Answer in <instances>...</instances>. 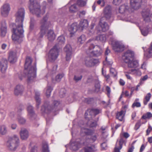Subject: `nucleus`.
Here are the masks:
<instances>
[{
  "label": "nucleus",
  "instance_id": "nucleus-32",
  "mask_svg": "<svg viewBox=\"0 0 152 152\" xmlns=\"http://www.w3.org/2000/svg\"><path fill=\"white\" fill-rule=\"evenodd\" d=\"M126 63H128V67L131 68L137 67L139 65L138 61L136 60H134V59Z\"/></svg>",
  "mask_w": 152,
  "mask_h": 152
},
{
  "label": "nucleus",
  "instance_id": "nucleus-17",
  "mask_svg": "<svg viewBox=\"0 0 152 152\" xmlns=\"http://www.w3.org/2000/svg\"><path fill=\"white\" fill-rule=\"evenodd\" d=\"M143 0H130V3L131 7L133 9H138L141 5V3Z\"/></svg>",
  "mask_w": 152,
  "mask_h": 152
},
{
  "label": "nucleus",
  "instance_id": "nucleus-50",
  "mask_svg": "<svg viewBox=\"0 0 152 152\" xmlns=\"http://www.w3.org/2000/svg\"><path fill=\"white\" fill-rule=\"evenodd\" d=\"M139 99H136L132 105V107H141V104L140 103L137 102V101H138Z\"/></svg>",
  "mask_w": 152,
  "mask_h": 152
},
{
  "label": "nucleus",
  "instance_id": "nucleus-7",
  "mask_svg": "<svg viewBox=\"0 0 152 152\" xmlns=\"http://www.w3.org/2000/svg\"><path fill=\"white\" fill-rule=\"evenodd\" d=\"M59 102L54 101L51 106L49 105V102L48 101L45 102L44 104L41 108V111L42 113H48L52 110L55 111L56 107L59 104Z\"/></svg>",
  "mask_w": 152,
  "mask_h": 152
},
{
  "label": "nucleus",
  "instance_id": "nucleus-46",
  "mask_svg": "<svg viewBox=\"0 0 152 152\" xmlns=\"http://www.w3.org/2000/svg\"><path fill=\"white\" fill-rule=\"evenodd\" d=\"M57 41L59 45H61L64 43L65 42V39L64 36H61L58 38Z\"/></svg>",
  "mask_w": 152,
  "mask_h": 152
},
{
  "label": "nucleus",
  "instance_id": "nucleus-58",
  "mask_svg": "<svg viewBox=\"0 0 152 152\" xmlns=\"http://www.w3.org/2000/svg\"><path fill=\"white\" fill-rule=\"evenodd\" d=\"M66 93V91L64 88H62L61 89L60 92V96L61 97H64L65 94Z\"/></svg>",
  "mask_w": 152,
  "mask_h": 152
},
{
  "label": "nucleus",
  "instance_id": "nucleus-42",
  "mask_svg": "<svg viewBox=\"0 0 152 152\" xmlns=\"http://www.w3.org/2000/svg\"><path fill=\"white\" fill-rule=\"evenodd\" d=\"M132 74L140 76L141 75L140 71L139 69H132L130 70Z\"/></svg>",
  "mask_w": 152,
  "mask_h": 152
},
{
  "label": "nucleus",
  "instance_id": "nucleus-10",
  "mask_svg": "<svg viewBox=\"0 0 152 152\" xmlns=\"http://www.w3.org/2000/svg\"><path fill=\"white\" fill-rule=\"evenodd\" d=\"M58 50L57 48L56 45L50 50L49 56L52 61H54L58 57Z\"/></svg>",
  "mask_w": 152,
  "mask_h": 152
},
{
  "label": "nucleus",
  "instance_id": "nucleus-52",
  "mask_svg": "<svg viewBox=\"0 0 152 152\" xmlns=\"http://www.w3.org/2000/svg\"><path fill=\"white\" fill-rule=\"evenodd\" d=\"M148 27H147L146 28H144L142 29H141V31L142 34L144 36H146L148 34Z\"/></svg>",
  "mask_w": 152,
  "mask_h": 152
},
{
  "label": "nucleus",
  "instance_id": "nucleus-62",
  "mask_svg": "<svg viewBox=\"0 0 152 152\" xmlns=\"http://www.w3.org/2000/svg\"><path fill=\"white\" fill-rule=\"evenodd\" d=\"M94 99L93 98H89L86 99L85 101L88 104L91 103L93 102Z\"/></svg>",
  "mask_w": 152,
  "mask_h": 152
},
{
  "label": "nucleus",
  "instance_id": "nucleus-27",
  "mask_svg": "<svg viewBox=\"0 0 152 152\" xmlns=\"http://www.w3.org/2000/svg\"><path fill=\"white\" fill-rule=\"evenodd\" d=\"M47 36L49 41L53 40L55 38V35L53 30L50 29L49 30L47 34Z\"/></svg>",
  "mask_w": 152,
  "mask_h": 152
},
{
  "label": "nucleus",
  "instance_id": "nucleus-8",
  "mask_svg": "<svg viewBox=\"0 0 152 152\" xmlns=\"http://www.w3.org/2000/svg\"><path fill=\"white\" fill-rule=\"evenodd\" d=\"M134 52L130 50H128L124 53L122 58L125 62H128L134 59Z\"/></svg>",
  "mask_w": 152,
  "mask_h": 152
},
{
  "label": "nucleus",
  "instance_id": "nucleus-26",
  "mask_svg": "<svg viewBox=\"0 0 152 152\" xmlns=\"http://www.w3.org/2000/svg\"><path fill=\"white\" fill-rule=\"evenodd\" d=\"M88 25V23L87 20H84L80 21L79 27V30H83L87 28Z\"/></svg>",
  "mask_w": 152,
  "mask_h": 152
},
{
  "label": "nucleus",
  "instance_id": "nucleus-33",
  "mask_svg": "<svg viewBox=\"0 0 152 152\" xmlns=\"http://www.w3.org/2000/svg\"><path fill=\"white\" fill-rule=\"evenodd\" d=\"M81 132L82 133H84L86 135H92L94 134L93 131L84 128H82L81 129Z\"/></svg>",
  "mask_w": 152,
  "mask_h": 152
},
{
  "label": "nucleus",
  "instance_id": "nucleus-36",
  "mask_svg": "<svg viewBox=\"0 0 152 152\" xmlns=\"http://www.w3.org/2000/svg\"><path fill=\"white\" fill-rule=\"evenodd\" d=\"M39 92L35 93V99L36 101V107L38 108L40 103V99L39 97Z\"/></svg>",
  "mask_w": 152,
  "mask_h": 152
},
{
  "label": "nucleus",
  "instance_id": "nucleus-19",
  "mask_svg": "<svg viewBox=\"0 0 152 152\" xmlns=\"http://www.w3.org/2000/svg\"><path fill=\"white\" fill-rule=\"evenodd\" d=\"M23 86L20 84H18L15 87L14 90V94L16 96L22 94L24 91Z\"/></svg>",
  "mask_w": 152,
  "mask_h": 152
},
{
  "label": "nucleus",
  "instance_id": "nucleus-48",
  "mask_svg": "<svg viewBox=\"0 0 152 152\" xmlns=\"http://www.w3.org/2000/svg\"><path fill=\"white\" fill-rule=\"evenodd\" d=\"M152 117V114L150 112H147L146 113L144 114L142 116V118L146 119L147 118H150Z\"/></svg>",
  "mask_w": 152,
  "mask_h": 152
},
{
  "label": "nucleus",
  "instance_id": "nucleus-61",
  "mask_svg": "<svg viewBox=\"0 0 152 152\" xmlns=\"http://www.w3.org/2000/svg\"><path fill=\"white\" fill-rule=\"evenodd\" d=\"M72 53L66 54V60L67 61H69L71 57Z\"/></svg>",
  "mask_w": 152,
  "mask_h": 152
},
{
  "label": "nucleus",
  "instance_id": "nucleus-37",
  "mask_svg": "<svg viewBox=\"0 0 152 152\" xmlns=\"http://www.w3.org/2000/svg\"><path fill=\"white\" fill-rule=\"evenodd\" d=\"M80 145L77 142L72 143L71 144L70 148L72 150L76 151L79 148Z\"/></svg>",
  "mask_w": 152,
  "mask_h": 152
},
{
  "label": "nucleus",
  "instance_id": "nucleus-29",
  "mask_svg": "<svg viewBox=\"0 0 152 152\" xmlns=\"http://www.w3.org/2000/svg\"><path fill=\"white\" fill-rule=\"evenodd\" d=\"M106 37L104 34H99L96 37L95 40L102 42H105L106 40Z\"/></svg>",
  "mask_w": 152,
  "mask_h": 152
},
{
  "label": "nucleus",
  "instance_id": "nucleus-49",
  "mask_svg": "<svg viewBox=\"0 0 152 152\" xmlns=\"http://www.w3.org/2000/svg\"><path fill=\"white\" fill-rule=\"evenodd\" d=\"M110 72L111 76L113 77H115L117 76V72L115 69L113 68H110Z\"/></svg>",
  "mask_w": 152,
  "mask_h": 152
},
{
  "label": "nucleus",
  "instance_id": "nucleus-25",
  "mask_svg": "<svg viewBox=\"0 0 152 152\" xmlns=\"http://www.w3.org/2000/svg\"><path fill=\"white\" fill-rule=\"evenodd\" d=\"M16 53L15 51H11L9 54L8 59L11 63H14L16 61Z\"/></svg>",
  "mask_w": 152,
  "mask_h": 152
},
{
  "label": "nucleus",
  "instance_id": "nucleus-9",
  "mask_svg": "<svg viewBox=\"0 0 152 152\" xmlns=\"http://www.w3.org/2000/svg\"><path fill=\"white\" fill-rule=\"evenodd\" d=\"M104 19L106 18L107 20H109L112 18L111 7L109 5H107L105 7L103 10Z\"/></svg>",
  "mask_w": 152,
  "mask_h": 152
},
{
  "label": "nucleus",
  "instance_id": "nucleus-47",
  "mask_svg": "<svg viewBox=\"0 0 152 152\" xmlns=\"http://www.w3.org/2000/svg\"><path fill=\"white\" fill-rule=\"evenodd\" d=\"M36 23V21L34 18L31 17L30 18V28L32 30L33 29L34 24Z\"/></svg>",
  "mask_w": 152,
  "mask_h": 152
},
{
  "label": "nucleus",
  "instance_id": "nucleus-41",
  "mask_svg": "<svg viewBox=\"0 0 152 152\" xmlns=\"http://www.w3.org/2000/svg\"><path fill=\"white\" fill-rule=\"evenodd\" d=\"M7 132L6 126L4 125L1 126L0 128V134L4 135Z\"/></svg>",
  "mask_w": 152,
  "mask_h": 152
},
{
  "label": "nucleus",
  "instance_id": "nucleus-1",
  "mask_svg": "<svg viewBox=\"0 0 152 152\" xmlns=\"http://www.w3.org/2000/svg\"><path fill=\"white\" fill-rule=\"evenodd\" d=\"M25 10L24 8H19L15 15L16 18L15 24H13V34L12 35V40L15 43H20L23 41L24 31L23 23L24 18Z\"/></svg>",
  "mask_w": 152,
  "mask_h": 152
},
{
  "label": "nucleus",
  "instance_id": "nucleus-15",
  "mask_svg": "<svg viewBox=\"0 0 152 152\" xmlns=\"http://www.w3.org/2000/svg\"><path fill=\"white\" fill-rule=\"evenodd\" d=\"M91 56L86 57L85 58V64L88 66L94 65L96 63L94 61H97L96 59H93Z\"/></svg>",
  "mask_w": 152,
  "mask_h": 152
},
{
  "label": "nucleus",
  "instance_id": "nucleus-14",
  "mask_svg": "<svg viewBox=\"0 0 152 152\" xmlns=\"http://www.w3.org/2000/svg\"><path fill=\"white\" fill-rule=\"evenodd\" d=\"M10 5L8 4H4L2 7L1 9V13L4 17L7 16L10 10Z\"/></svg>",
  "mask_w": 152,
  "mask_h": 152
},
{
  "label": "nucleus",
  "instance_id": "nucleus-60",
  "mask_svg": "<svg viewBox=\"0 0 152 152\" xmlns=\"http://www.w3.org/2000/svg\"><path fill=\"white\" fill-rule=\"evenodd\" d=\"M102 149L103 150H106L107 148V145L106 142H104L101 144Z\"/></svg>",
  "mask_w": 152,
  "mask_h": 152
},
{
  "label": "nucleus",
  "instance_id": "nucleus-63",
  "mask_svg": "<svg viewBox=\"0 0 152 152\" xmlns=\"http://www.w3.org/2000/svg\"><path fill=\"white\" fill-rule=\"evenodd\" d=\"M97 125L96 122V121H92L89 124V126L90 127H96Z\"/></svg>",
  "mask_w": 152,
  "mask_h": 152
},
{
  "label": "nucleus",
  "instance_id": "nucleus-54",
  "mask_svg": "<svg viewBox=\"0 0 152 152\" xmlns=\"http://www.w3.org/2000/svg\"><path fill=\"white\" fill-rule=\"evenodd\" d=\"M124 73L125 76L128 79L131 80H132V78L130 75V74H132L130 70L129 72H124Z\"/></svg>",
  "mask_w": 152,
  "mask_h": 152
},
{
  "label": "nucleus",
  "instance_id": "nucleus-38",
  "mask_svg": "<svg viewBox=\"0 0 152 152\" xmlns=\"http://www.w3.org/2000/svg\"><path fill=\"white\" fill-rule=\"evenodd\" d=\"M64 51L67 53H72V48L70 45L67 44L64 48Z\"/></svg>",
  "mask_w": 152,
  "mask_h": 152
},
{
  "label": "nucleus",
  "instance_id": "nucleus-44",
  "mask_svg": "<svg viewBox=\"0 0 152 152\" xmlns=\"http://www.w3.org/2000/svg\"><path fill=\"white\" fill-rule=\"evenodd\" d=\"M151 96V94L150 93H148L144 99L143 103L144 105L147 104L148 102L149 101Z\"/></svg>",
  "mask_w": 152,
  "mask_h": 152
},
{
  "label": "nucleus",
  "instance_id": "nucleus-57",
  "mask_svg": "<svg viewBox=\"0 0 152 152\" xmlns=\"http://www.w3.org/2000/svg\"><path fill=\"white\" fill-rule=\"evenodd\" d=\"M18 121L19 123L21 124H24L26 122V119L21 117H19L18 118Z\"/></svg>",
  "mask_w": 152,
  "mask_h": 152
},
{
  "label": "nucleus",
  "instance_id": "nucleus-30",
  "mask_svg": "<svg viewBox=\"0 0 152 152\" xmlns=\"http://www.w3.org/2000/svg\"><path fill=\"white\" fill-rule=\"evenodd\" d=\"M64 74L63 73H60L57 75L56 77L55 78H52V82L53 83H56L60 82L62 78L64 76Z\"/></svg>",
  "mask_w": 152,
  "mask_h": 152
},
{
  "label": "nucleus",
  "instance_id": "nucleus-28",
  "mask_svg": "<svg viewBox=\"0 0 152 152\" xmlns=\"http://www.w3.org/2000/svg\"><path fill=\"white\" fill-rule=\"evenodd\" d=\"M89 115H91L95 116L101 112V110L97 108H92L88 110Z\"/></svg>",
  "mask_w": 152,
  "mask_h": 152
},
{
  "label": "nucleus",
  "instance_id": "nucleus-11",
  "mask_svg": "<svg viewBox=\"0 0 152 152\" xmlns=\"http://www.w3.org/2000/svg\"><path fill=\"white\" fill-rule=\"evenodd\" d=\"M113 49L115 52L123 51L124 49L125 46L122 43L118 41H115L112 45Z\"/></svg>",
  "mask_w": 152,
  "mask_h": 152
},
{
  "label": "nucleus",
  "instance_id": "nucleus-39",
  "mask_svg": "<svg viewBox=\"0 0 152 152\" xmlns=\"http://www.w3.org/2000/svg\"><path fill=\"white\" fill-rule=\"evenodd\" d=\"M42 152H50L48 145L47 142H44L42 143Z\"/></svg>",
  "mask_w": 152,
  "mask_h": 152
},
{
  "label": "nucleus",
  "instance_id": "nucleus-6",
  "mask_svg": "<svg viewBox=\"0 0 152 152\" xmlns=\"http://www.w3.org/2000/svg\"><path fill=\"white\" fill-rule=\"evenodd\" d=\"M86 53L91 56L98 57L101 55L102 51L99 46H95L93 44H91L89 45Z\"/></svg>",
  "mask_w": 152,
  "mask_h": 152
},
{
  "label": "nucleus",
  "instance_id": "nucleus-34",
  "mask_svg": "<svg viewBox=\"0 0 152 152\" xmlns=\"http://www.w3.org/2000/svg\"><path fill=\"white\" fill-rule=\"evenodd\" d=\"M125 113V110H121L120 112L117 113L116 116V118L120 121H122L123 119Z\"/></svg>",
  "mask_w": 152,
  "mask_h": 152
},
{
  "label": "nucleus",
  "instance_id": "nucleus-59",
  "mask_svg": "<svg viewBox=\"0 0 152 152\" xmlns=\"http://www.w3.org/2000/svg\"><path fill=\"white\" fill-rule=\"evenodd\" d=\"M82 76L81 75L79 76L75 75L73 79L75 81L77 82L82 79Z\"/></svg>",
  "mask_w": 152,
  "mask_h": 152
},
{
  "label": "nucleus",
  "instance_id": "nucleus-51",
  "mask_svg": "<svg viewBox=\"0 0 152 152\" xmlns=\"http://www.w3.org/2000/svg\"><path fill=\"white\" fill-rule=\"evenodd\" d=\"M125 141V139L123 136L121 135H120V139L119 142V145L120 146V148H121L122 147V145L124 142Z\"/></svg>",
  "mask_w": 152,
  "mask_h": 152
},
{
  "label": "nucleus",
  "instance_id": "nucleus-3",
  "mask_svg": "<svg viewBox=\"0 0 152 152\" xmlns=\"http://www.w3.org/2000/svg\"><path fill=\"white\" fill-rule=\"evenodd\" d=\"M29 8L30 12L37 17H40L45 12V7H44L42 10L37 0H29Z\"/></svg>",
  "mask_w": 152,
  "mask_h": 152
},
{
  "label": "nucleus",
  "instance_id": "nucleus-12",
  "mask_svg": "<svg viewBox=\"0 0 152 152\" xmlns=\"http://www.w3.org/2000/svg\"><path fill=\"white\" fill-rule=\"evenodd\" d=\"M27 110L28 112V115L29 119L31 120H33L36 119L37 115L34 113L32 106L29 105L27 107Z\"/></svg>",
  "mask_w": 152,
  "mask_h": 152
},
{
  "label": "nucleus",
  "instance_id": "nucleus-22",
  "mask_svg": "<svg viewBox=\"0 0 152 152\" xmlns=\"http://www.w3.org/2000/svg\"><path fill=\"white\" fill-rule=\"evenodd\" d=\"M142 14L144 21L147 22L151 21V16L150 15V11L149 10L143 11Z\"/></svg>",
  "mask_w": 152,
  "mask_h": 152
},
{
  "label": "nucleus",
  "instance_id": "nucleus-16",
  "mask_svg": "<svg viewBox=\"0 0 152 152\" xmlns=\"http://www.w3.org/2000/svg\"><path fill=\"white\" fill-rule=\"evenodd\" d=\"M104 17H102L100 18L99 24L101 28L102 31L105 32L108 30L109 26L107 23L104 21Z\"/></svg>",
  "mask_w": 152,
  "mask_h": 152
},
{
  "label": "nucleus",
  "instance_id": "nucleus-55",
  "mask_svg": "<svg viewBox=\"0 0 152 152\" xmlns=\"http://www.w3.org/2000/svg\"><path fill=\"white\" fill-rule=\"evenodd\" d=\"M94 26V23H92L90 27V29L89 30V33H88V35L90 36L92 35L94 32V31L93 30V28Z\"/></svg>",
  "mask_w": 152,
  "mask_h": 152
},
{
  "label": "nucleus",
  "instance_id": "nucleus-21",
  "mask_svg": "<svg viewBox=\"0 0 152 152\" xmlns=\"http://www.w3.org/2000/svg\"><path fill=\"white\" fill-rule=\"evenodd\" d=\"M91 136L90 138L87 137L86 138L85 141L83 142V144L85 145H88L94 142L97 139V137L96 135L93 134Z\"/></svg>",
  "mask_w": 152,
  "mask_h": 152
},
{
  "label": "nucleus",
  "instance_id": "nucleus-18",
  "mask_svg": "<svg viewBox=\"0 0 152 152\" xmlns=\"http://www.w3.org/2000/svg\"><path fill=\"white\" fill-rule=\"evenodd\" d=\"M84 145L85 146L84 148V152H95L97 150L96 146L94 145Z\"/></svg>",
  "mask_w": 152,
  "mask_h": 152
},
{
  "label": "nucleus",
  "instance_id": "nucleus-43",
  "mask_svg": "<svg viewBox=\"0 0 152 152\" xmlns=\"http://www.w3.org/2000/svg\"><path fill=\"white\" fill-rule=\"evenodd\" d=\"M78 10V9L75 4L71 5L69 8V11L71 13L76 12Z\"/></svg>",
  "mask_w": 152,
  "mask_h": 152
},
{
  "label": "nucleus",
  "instance_id": "nucleus-40",
  "mask_svg": "<svg viewBox=\"0 0 152 152\" xmlns=\"http://www.w3.org/2000/svg\"><path fill=\"white\" fill-rule=\"evenodd\" d=\"M52 90V88L48 86L45 89L44 91H46L45 94L46 96L47 97H49L50 96Z\"/></svg>",
  "mask_w": 152,
  "mask_h": 152
},
{
  "label": "nucleus",
  "instance_id": "nucleus-53",
  "mask_svg": "<svg viewBox=\"0 0 152 152\" xmlns=\"http://www.w3.org/2000/svg\"><path fill=\"white\" fill-rule=\"evenodd\" d=\"M77 5L80 7H83L86 4V2L83 0H78L77 2Z\"/></svg>",
  "mask_w": 152,
  "mask_h": 152
},
{
  "label": "nucleus",
  "instance_id": "nucleus-35",
  "mask_svg": "<svg viewBox=\"0 0 152 152\" xmlns=\"http://www.w3.org/2000/svg\"><path fill=\"white\" fill-rule=\"evenodd\" d=\"M144 54L148 58L151 57L152 56V42L150 47L146 50Z\"/></svg>",
  "mask_w": 152,
  "mask_h": 152
},
{
  "label": "nucleus",
  "instance_id": "nucleus-20",
  "mask_svg": "<svg viewBox=\"0 0 152 152\" xmlns=\"http://www.w3.org/2000/svg\"><path fill=\"white\" fill-rule=\"evenodd\" d=\"M78 30H79V26L76 22L73 23L69 28V31L71 34H74Z\"/></svg>",
  "mask_w": 152,
  "mask_h": 152
},
{
  "label": "nucleus",
  "instance_id": "nucleus-13",
  "mask_svg": "<svg viewBox=\"0 0 152 152\" xmlns=\"http://www.w3.org/2000/svg\"><path fill=\"white\" fill-rule=\"evenodd\" d=\"M7 61L6 58L1 57L0 58V68L1 72L4 73L7 68Z\"/></svg>",
  "mask_w": 152,
  "mask_h": 152
},
{
  "label": "nucleus",
  "instance_id": "nucleus-4",
  "mask_svg": "<svg viewBox=\"0 0 152 152\" xmlns=\"http://www.w3.org/2000/svg\"><path fill=\"white\" fill-rule=\"evenodd\" d=\"M48 16L46 15L40 21V31L38 34L39 38H42L45 34L46 31L51 25L50 22L48 20Z\"/></svg>",
  "mask_w": 152,
  "mask_h": 152
},
{
  "label": "nucleus",
  "instance_id": "nucleus-5",
  "mask_svg": "<svg viewBox=\"0 0 152 152\" xmlns=\"http://www.w3.org/2000/svg\"><path fill=\"white\" fill-rule=\"evenodd\" d=\"M19 145V140L18 137L16 135L10 137L6 143L7 148L11 151H15Z\"/></svg>",
  "mask_w": 152,
  "mask_h": 152
},
{
  "label": "nucleus",
  "instance_id": "nucleus-23",
  "mask_svg": "<svg viewBox=\"0 0 152 152\" xmlns=\"http://www.w3.org/2000/svg\"><path fill=\"white\" fill-rule=\"evenodd\" d=\"M1 26L0 27L1 36L2 37H4L7 33V26L5 21H3L1 22Z\"/></svg>",
  "mask_w": 152,
  "mask_h": 152
},
{
  "label": "nucleus",
  "instance_id": "nucleus-64",
  "mask_svg": "<svg viewBox=\"0 0 152 152\" xmlns=\"http://www.w3.org/2000/svg\"><path fill=\"white\" fill-rule=\"evenodd\" d=\"M31 152H37V147L34 146L31 149Z\"/></svg>",
  "mask_w": 152,
  "mask_h": 152
},
{
  "label": "nucleus",
  "instance_id": "nucleus-31",
  "mask_svg": "<svg viewBox=\"0 0 152 152\" xmlns=\"http://www.w3.org/2000/svg\"><path fill=\"white\" fill-rule=\"evenodd\" d=\"M119 12L121 14L130 12L128 9V7L126 5H121L119 8Z\"/></svg>",
  "mask_w": 152,
  "mask_h": 152
},
{
  "label": "nucleus",
  "instance_id": "nucleus-56",
  "mask_svg": "<svg viewBox=\"0 0 152 152\" xmlns=\"http://www.w3.org/2000/svg\"><path fill=\"white\" fill-rule=\"evenodd\" d=\"M95 89L94 91L95 92H99L100 89V83L98 82L96 83L95 85Z\"/></svg>",
  "mask_w": 152,
  "mask_h": 152
},
{
  "label": "nucleus",
  "instance_id": "nucleus-24",
  "mask_svg": "<svg viewBox=\"0 0 152 152\" xmlns=\"http://www.w3.org/2000/svg\"><path fill=\"white\" fill-rule=\"evenodd\" d=\"M21 138L22 140H26L28 137V130L24 128L21 129L20 132Z\"/></svg>",
  "mask_w": 152,
  "mask_h": 152
},
{
  "label": "nucleus",
  "instance_id": "nucleus-45",
  "mask_svg": "<svg viewBox=\"0 0 152 152\" xmlns=\"http://www.w3.org/2000/svg\"><path fill=\"white\" fill-rule=\"evenodd\" d=\"M86 37L85 35H82L78 38V42L80 44H82L85 41Z\"/></svg>",
  "mask_w": 152,
  "mask_h": 152
},
{
  "label": "nucleus",
  "instance_id": "nucleus-2",
  "mask_svg": "<svg viewBox=\"0 0 152 152\" xmlns=\"http://www.w3.org/2000/svg\"><path fill=\"white\" fill-rule=\"evenodd\" d=\"M32 60L29 57L26 58L25 63V69L24 71V75L21 76L19 75V77L22 80L24 77H27L28 82L33 81L36 76V63L34 65H31Z\"/></svg>",
  "mask_w": 152,
  "mask_h": 152
}]
</instances>
